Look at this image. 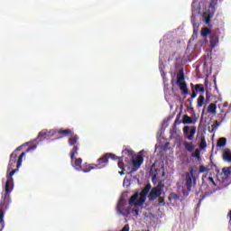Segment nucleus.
Masks as SVG:
<instances>
[{"label":"nucleus","mask_w":231,"mask_h":231,"mask_svg":"<svg viewBox=\"0 0 231 231\" xmlns=\"http://www.w3.org/2000/svg\"><path fill=\"white\" fill-rule=\"evenodd\" d=\"M201 35H202V37H207L208 35H209V33H212V31H210V29H208V28H202L201 29Z\"/></svg>","instance_id":"29"},{"label":"nucleus","mask_w":231,"mask_h":231,"mask_svg":"<svg viewBox=\"0 0 231 231\" xmlns=\"http://www.w3.org/2000/svg\"><path fill=\"white\" fill-rule=\"evenodd\" d=\"M182 124H194V121L192 120V117L189 116L188 115H184L182 118Z\"/></svg>","instance_id":"23"},{"label":"nucleus","mask_w":231,"mask_h":231,"mask_svg":"<svg viewBox=\"0 0 231 231\" xmlns=\"http://www.w3.org/2000/svg\"><path fill=\"white\" fill-rule=\"evenodd\" d=\"M165 188V184H163V180H161L158 185L152 188L148 194L149 201H154L157 198L162 196V192H163V189Z\"/></svg>","instance_id":"4"},{"label":"nucleus","mask_w":231,"mask_h":231,"mask_svg":"<svg viewBox=\"0 0 231 231\" xmlns=\"http://www.w3.org/2000/svg\"><path fill=\"white\" fill-rule=\"evenodd\" d=\"M199 147V149H205V147H207V141L205 140V138H201Z\"/></svg>","instance_id":"33"},{"label":"nucleus","mask_w":231,"mask_h":231,"mask_svg":"<svg viewBox=\"0 0 231 231\" xmlns=\"http://www.w3.org/2000/svg\"><path fill=\"white\" fill-rule=\"evenodd\" d=\"M200 154H201V152H199V150L197 149L193 153H191V156L192 158H199Z\"/></svg>","instance_id":"34"},{"label":"nucleus","mask_w":231,"mask_h":231,"mask_svg":"<svg viewBox=\"0 0 231 231\" xmlns=\"http://www.w3.org/2000/svg\"><path fill=\"white\" fill-rule=\"evenodd\" d=\"M222 172L226 176V178H228L231 174V168L230 167L223 168Z\"/></svg>","instance_id":"31"},{"label":"nucleus","mask_w":231,"mask_h":231,"mask_svg":"<svg viewBox=\"0 0 231 231\" xmlns=\"http://www.w3.org/2000/svg\"><path fill=\"white\" fill-rule=\"evenodd\" d=\"M209 42L211 48H216L219 42V34L216 32H212L211 36L209 37Z\"/></svg>","instance_id":"13"},{"label":"nucleus","mask_w":231,"mask_h":231,"mask_svg":"<svg viewBox=\"0 0 231 231\" xmlns=\"http://www.w3.org/2000/svg\"><path fill=\"white\" fill-rule=\"evenodd\" d=\"M58 133L59 134H64V136H73V134H75L72 132L71 129H65V130L60 129Z\"/></svg>","instance_id":"19"},{"label":"nucleus","mask_w":231,"mask_h":231,"mask_svg":"<svg viewBox=\"0 0 231 231\" xmlns=\"http://www.w3.org/2000/svg\"><path fill=\"white\" fill-rule=\"evenodd\" d=\"M227 216L229 217V224L231 225V210L228 212Z\"/></svg>","instance_id":"43"},{"label":"nucleus","mask_w":231,"mask_h":231,"mask_svg":"<svg viewBox=\"0 0 231 231\" xmlns=\"http://www.w3.org/2000/svg\"><path fill=\"white\" fill-rule=\"evenodd\" d=\"M205 23L206 24H208L210 23V15L206 16Z\"/></svg>","instance_id":"39"},{"label":"nucleus","mask_w":231,"mask_h":231,"mask_svg":"<svg viewBox=\"0 0 231 231\" xmlns=\"http://www.w3.org/2000/svg\"><path fill=\"white\" fill-rule=\"evenodd\" d=\"M208 113H210L211 115H216L217 113V106L214 103L209 104L208 106Z\"/></svg>","instance_id":"17"},{"label":"nucleus","mask_w":231,"mask_h":231,"mask_svg":"<svg viewBox=\"0 0 231 231\" xmlns=\"http://www.w3.org/2000/svg\"><path fill=\"white\" fill-rule=\"evenodd\" d=\"M177 85L182 92V95H189V88L185 81V73L181 69L177 73Z\"/></svg>","instance_id":"5"},{"label":"nucleus","mask_w":231,"mask_h":231,"mask_svg":"<svg viewBox=\"0 0 231 231\" xmlns=\"http://www.w3.org/2000/svg\"><path fill=\"white\" fill-rule=\"evenodd\" d=\"M79 154V145H74L70 152V160L73 162L75 160V155Z\"/></svg>","instance_id":"21"},{"label":"nucleus","mask_w":231,"mask_h":231,"mask_svg":"<svg viewBox=\"0 0 231 231\" xmlns=\"http://www.w3.org/2000/svg\"><path fill=\"white\" fill-rule=\"evenodd\" d=\"M35 148H36V146L29 147V148L27 149L26 152H30V151H32V149H35Z\"/></svg>","instance_id":"44"},{"label":"nucleus","mask_w":231,"mask_h":231,"mask_svg":"<svg viewBox=\"0 0 231 231\" xmlns=\"http://www.w3.org/2000/svg\"><path fill=\"white\" fill-rule=\"evenodd\" d=\"M136 199H138V193H134L130 199H129V205H134L136 203Z\"/></svg>","instance_id":"28"},{"label":"nucleus","mask_w":231,"mask_h":231,"mask_svg":"<svg viewBox=\"0 0 231 231\" xmlns=\"http://www.w3.org/2000/svg\"><path fill=\"white\" fill-rule=\"evenodd\" d=\"M132 163L134 165V168L131 169L128 174H133V172H136V171H138L139 168L142 167V163H143V156L137 155L135 159L132 160Z\"/></svg>","instance_id":"8"},{"label":"nucleus","mask_w":231,"mask_h":231,"mask_svg":"<svg viewBox=\"0 0 231 231\" xmlns=\"http://www.w3.org/2000/svg\"><path fill=\"white\" fill-rule=\"evenodd\" d=\"M223 160L225 162H228V163H231V151L228 148H226L223 152Z\"/></svg>","instance_id":"15"},{"label":"nucleus","mask_w":231,"mask_h":231,"mask_svg":"<svg viewBox=\"0 0 231 231\" xmlns=\"http://www.w3.org/2000/svg\"><path fill=\"white\" fill-rule=\"evenodd\" d=\"M180 124H181V120H180V115L177 116L174 123H173V126L176 127L177 125H180Z\"/></svg>","instance_id":"35"},{"label":"nucleus","mask_w":231,"mask_h":231,"mask_svg":"<svg viewBox=\"0 0 231 231\" xmlns=\"http://www.w3.org/2000/svg\"><path fill=\"white\" fill-rule=\"evenodd\" d=\"M153 178H156V175H154Z\"/></svg>","instance_id":"45"},{"label":"nucleus","mask_w":231,"mask_h":231,"mask_svg":"<svg viewBox=\"0 0 231 231\" xmlns=\"http://www.w3.org/2000/svg\"><path fill=\"white\" fill-rule=\"evenodd\" d=\"M22 149H23V146H18L11 153L9 163L7 166V172H10V171H12L14 167H15V164H16V169L13 170V171H15V172L19 171V168L21 167V165H23V158L26 156V152H23L19 156L17 155V152H19V151H21ZM17 156H18V159H17ZM13 171L11 172H13Z\"/></svg>","instance_id":"2"},{"label":"nucleus","mask_w":231,"mask_h":231,"mask_svg":"<svg viewBox=\"0 0 231 231\" xmlns=\"http://www.w3.org/2000/svg\"><path fill=\"white\" fill-rule=\"evenodd\" d=\"M151 190V184H147L144 189L141 191L139 199L135 201L134 207H142L143 203H145V199H147V194H149Z\"/></svg>","instance_id":"6"},{"label":"nucleus","mask_w":231,"mask_h":231,"mask_svg":"<svg viewBox=\"0 0 231 231\" xmlns=\"http://www.w3.org/2000/svg\"><path fill=\"white\" fill-rule=\"evenodd\" d=\"M182 131L184 134V138H186V140H189V141L194 140V134H196V126H193L190 129V126L186 125L183 127Z\"/></svg>","instance_id":"9"},{"label":"nucleus","mask_w":231,"mask_h":231,"mask_svg":"<svg viewBox=\"0 0 231 231\" xmlns=\"http://www.w3.org/2000/svg\"><path fill=\"white\" fill-rule=\"evenodd\" d=\"M170 134L171 138H178V130L176 126L172 125V128L170 130Z\"/></svg>","instance_id":"27"},{"label":"nucleus","mask_w":231,"mask_h":231,"mask_svg":"<svg viewBox=\"0 0 231 231\" xmlns=\"http://www.w3.org/2000/svg\"><path fill=\"white\" fill-rule=\"evenodd\" d=\"M203 104H205V97L200 95L197 100L198 107H203Z\"/></svg>","instance_id":"26"},{"label":"nucleus","mask_w":231,"mask_h":231,"mask_svg":"<svg viewBox=\"0 0 231 231\" xmlns=\"http://www.w3.org/2000/svg\"><path fill=\"white\" fill-rule=\"evenodd\" d=\"M165 199L162 197H159V203L162 204V203H164Z\"/></svg>","instance_id":"41"},{"label":"nucleus","mask_w":231,"mask_h":231,"mask_svg":"<svg viewBox=\"0 0 231 231\" xmlns=\"http://www.w3.org/2000/svg\"><path fill=\"white\" fill-rule=\"evenodd\" d=\"M208 171H210V169H208L203 165H200L199 169V174H202L203 172H208Z\"/></svg>","instance_id":"32"},{"label":"nucleus","mask_w":231,"mask_h":231,"mask_svg":"<svg viewBox=\"0 0 231 231\" xmlns=\"http://www.w3.org/2000/svg\"><path fill=\"white\" fill-rule=\"evenodd\" d=\"M221 123H219L218 121H215L214 124L211 125V130H209V133H216V130L217 129V127H219Z\"/></svg>","instance_id":"30"},{"label":"nucleus","mask_w":231,"mask_h":231,"mask_svg":"<svg viewBox=\"0 0 231 231\" xmlns=\"http://www.w3.org/2000/svg\"><path fill=\"white\" fill-rule=\"evenodd\" d=\"M116 210H117L118 214H120L121 216H129L130 208L127 207V204L119 202L117 204Z\"/></svg>","instance_id":"12"},{"label":"nucleus","mask_w":231,"mask_h":231,"mask_svg":"<svg viewBox=\"0 0 231 231\" xmlns=\"http://www.w3.org/2000/svg\"><path fill=\"white\" fill-rule=\"evenodd\" d=\"M194 91H196L197 93H205V87L203 86V84H197L195 85Z\"/></svg>","instance_id":"24"},{"label":"nucleus","mask_w":231,"mask_h":231,"mask_svg":"<svg viewBox=\"0 0 231 231\" xmlns=\"http://www.w3.org/2000/svg\"><path fill=\"white\" fill-rule=\"evenodd\" d=\"M14 174H15V170L6 174L5 193L2 194V199L0 201V231H3V228H5V213L8 209V205L12 203L10 193L14 190Z\"/></svg>","instance_id":"1"},{"label":"nucleus","mask_w":231,"mask_h":231,"mask_svg":"<svg viewBox=\"0 0 231 231\" xmlns=\"http://www.w3.org/2000/svg\"><path fill=\"white\" fill-rule=\"evenodd\" d=\"M197 97H198V93H196V90H194V88H192V93H191L190 97L191 98H196Z\"/></svg>","instance_id":"36"},{"label":"nucleus","mask_w":231,"mask_h":231,"mask_svg":"<svg viewBox=\"0 0 231 231\" xmlns=\"http://www.w3.org/2000/svg\"><path fill=\"white\" fill-rule=\"evenodd\" d=\"M208 181H209V183H212L214 185V187H216V181H214V178L208 177Z\"/></svg>","instance_id":"37"},{"label":"nucleus","mask_w":231,"mask_h":231,"mask_svg":"<svg viewBox=\"0 0 231 231\" xmlns=\"http://www.w3.org/2000/svg\"><path fill=\"white\" fill-rule=\"evenodd\" d=\"M183 146L185 147L186 151H188L189 152H192V151H194L195 149L194 143L190 142H184Z\"/></svg>","instance_id":"18"},{"label":"nucleus","mask_w":231,"mask_h":231,"mask_svg":"<svg viewBox=\"0 0 231 231\" xmlns=\"http://www.w3.org/2000/svg\"><path fill=\"white\" fill-rule=\"evenodd\" d=\"M206 100H210V94L208 92L206 93Z\"/></svg>","instance_id":"42"},{"label":"nucleus","mask_w":231,"mask_h":231,"mask_svg":"<svg viewBox=\"0 0 231 231\" xmlns=\"http://www.w3.org/2000/svg\"><path fill=\"white\" fill-rule=\"evenodd\" d=\"M196 170L194 168H191L189 172H186L185 176V185L187 188V190L190 192L192 190V187H195L197 183L196 180Z\"/></svg>","instance_id":"3"},{"label":"nucleus","mask_w":231,"mask_h":231,"mask_svg":"<svg viewBox=\"0 0 231 231\" xmlns=\"http://www.w3.org/2000/svg\"><path fill=\"white\" fill-rule=\"evenodd\" d=\"M133 214H135V216H138L140 214V210L138 208H134L132 210Z\"/></svg>","instance_id":"38"},{"label":"nucleus","mask_w":231,"mask_h":231,"mask_svg":"<svg viewBox=\"0 0 231 231\" xmlns=\"http://www.w3.org/2000/svg\"><path fill=\"white\" fill-rule=\"evenodd\" d=\"M71 165L76 171H82V158L75 159L74 162L71 161Z\"/></svg>","instance_id":"14"},{"label":"nucleus","mask_w":231,"mask_h":231,"mask_svg":"<svg viewBox=\"0 0 231 231\" xmlns=\"http://www.w3.org/2000/svg\"><path fill=\"white\" fill-rule=\"evenodd\" d=\"M49 136H51V134L48 130H43L38 134V138H41L42 140H46Z\"/></svg>","instance_id":"20"},{"label":"nucleus","mask_w":231,"mask_h":231,"mask_svg":"<svg viewBox=\"0 0 231 231\" xmlns=\"http://www.w3.org/2000/svg\"><path fill=\"white\" fill-rule=\"evenodd\" d=\"M77 142H79V135L73 134V135L71 137L69 138V145L70 146H75L77 145Z\"/></svg>","instance_id":"16"},{"label":"nucleus","mask_w":231,"mask_h":231,"mask_svg":"<svg viewBox=\"0 0 231 231\" xmlns=\"http://www.w3.org/2000/svg\"><path fill=\"white\" fill-rule=\"evenodd\" d=\"M107 163H109V158L107 157V153H106L97 159V164H95V169H104L107 167Z\"/></svg>","instance_id":"11"},{"label":"nucleus","mask_w":231,"mask_h":231,"mask_svg":"<svg viewBox=\"0 0 231 231\" xmlns=\"http://www.w3.org/2000/svg\"><path fill=\"white\" fill-rule=\"evenodd\" d=\"M192 100H194V98L192 97L188 98V102H189L190 107L192 106Z\"/></svg>","instance_id":"40"},{"label":"nucleus","mask_w":231,"mask_h":231,"mask_svg":"<svg viewBox=\"0 0 231 231\" xmlns=\"http://www.w3.org/2000/svg\"><path fill=\"white\" fill-rule=\"evenodd\" d=\"M226 145V138L221 137L217 143V147H225Z\"/></svg>","instance_id":"25"},{"label":"nucleus","mask_w":231,"mask_h":231,"mask_svg":"<svg viewBox=\"0 0 231 231\" xmlns=\"http://www.w3.org/2000/svg\"><path fill=\"white\" fill-rule=\"evenodd\" d=\"M106 156H107L108 160L110 158L111 160H118L119 161L117 163L119 169H121V171H119V174L121 176H124V174H125V168L127 167V165H125L124 163V157H118L115 153H106Z\"/></svg>","instance_id":"7"},{"label":"nucleus","mask_w":231,"mask_h":231,"mask_svg":"<svg viewBox=\"0 0 231 231\" xmlns=\"http://www.w3.org/2000/svg\"><path fill=\"white\" fill-rule=\"evenodd\" d=\"M93 170H97V168H95V164H88L85 168H81L80 171H82V172H91Z\"/></svg>","instance_id":"22"},{"label":"nucleus","mask_w":231,"mask_h":231,"mask_svg":"<svg viewBox=\"0 0 231 231\" xmlns=\"http://www.w3.org/2000/svg\"><path fill=\"white\" fill-rule=\"evenodd\" d=\"M122 154L123 156L121 158H123V160L125 159V162H126V163H131V162H133L134 158V151L127 148L123 150Z\"/></svg>","instance_id":"10"}]
</instances>
